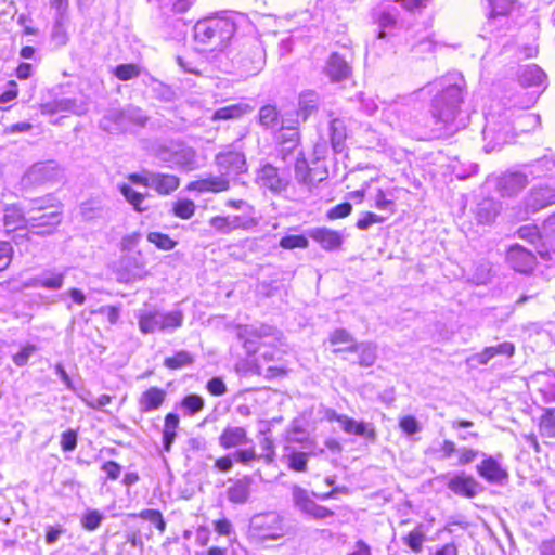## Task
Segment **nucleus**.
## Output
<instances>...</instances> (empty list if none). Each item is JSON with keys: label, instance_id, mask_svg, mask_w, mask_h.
<instances>
[{"label": "nucleus", "instance_id": "nucleus-39", "mask_svg": "<svg viewBox=\"0 0 555 555\" xmlns=\"http://www.w3.org/2000/svg\"><path fill=\"white\" fill-rule=\"evenodd\" d=\"M65 273L46 271L34 279V285L48 288L60 289L64 284Z\"/></svg>", "mask_w": 555, "mask_h": 555}, {"label": "nucleus", "instance_id": "nucleus-27", "mask_svg": "<svg viewBox=\"0 0 555 555\" xmlns=\"http://www.w3.org/2000/svg\"><path fill=\"white\" fill-rule=\"evenodd\" d=\"M59 169L54 162L35 164L26 173V179L33 183H44L56 179Z\"/></svg>", "mask_w": 555, "mask_h": 555}, {"label": "nucleus", "instance_id": "nucleus-58", "mask_svg": "<svg viewBox=\"0 0 555 555\" xmlns=\"http://www.w3.org/2000/svg\"><path fill=\"white\" fill-rule=\"evenodd\" d=\"M308 462V453L293 452L288 456V467L295 472H306Z\"/></svg>", "mask_w": 555, "mask_h": 555}, {"label": "nucleus", "instance_id": "nucleus-57", "mask_svg": "<svg viewBox=\"0 0 555 555\" xmlns=\"http://www.w3.org/2000/svg\"><path fill=\"white\" fill-rule=\"evenodd\" d=\"M232 456L235 462L241 463L243 465H248L253 461L259 459V455H257L254 446L244 449H238L232 453Z\"/></svg>", "mask_w": 555, "mask_h": 555}, {"label": "nucleus", "instance_id": "nucleus-1", "mask_svg": "<svg viewBox=\"0 0 555 555\" xmlns=\"http://www.w3.org/2000/svg\"><path fill=\"white\" fill-rule=\"evenodd\" d=\"M464 79L460 75L442 77L426 86L429 92L437 91L430 107L436 124V128L431 130L433 137L441 135L447 126L454 121L464 101Z\"/></svg>", "mask_w": 555, "mask_h": 555}, {"label": "nucleus", "instance_id": "nucleus-41", "mask_svg": "<svg viewBox=\"0 0 555 555\" xmlns=\"http://www.w3.org/2000/svg\"><path fill=\"white\" fill-rule=\"evenodd\" d=\"M489 8V18L506 16L516 8L514 0H487Z\"/></svg>", "mask_w": 555, "mask_h": 555}, {"label": "nucleus", "instance_id": "nucleus-36", "mask_svg": "<svg viewBox=\"0 0 555 555\" xmlns=\"http://www.w3.org/2000/svg\"><path fill=\"white\" fill-rule=\"evenodd\" d=\"M250 494V479L244 477L236 480L227 490L228 500L235 504H244L247 502Z\"/></svg>", "mask_w": 555, "mask_h": 555}, {"label": "nucleus", "instance_id": "nucleus-20", "mask_svg": "<svg viewBox=\"0 0 555 555\" xmlns=\"http://www.w3.org/2000/svg\"><path fill=\"white\" fill-rule=\"evenodd\" d=\"M180 185V180L175 175L150 172L147 188L155 190L158 194L168 195Z\"/></svg>", "mask_w": 555, "mask_h": 555}, {"label": "nucleus", "instance_id": "nucleus-26", "mask_svg": "<svg viewBox=\"0 0 555 555\" xmlns=\"http://www.w3.org/2000/svg\"><path fill=\"white\" fill-rule=\"evenodd\" d=\"M477 472L480 477L489 482L501 483L507 478V473L501 464L492 456L485 459L478 466Z\"/></svg>", "mask_w": 555, "mask_h": 555}, {"label": "nucleus", "instance_id": "nucleus-63", "mask_svg": "<svg viewBox=\"0 0 555 555\" xmlns=\"http://www.w3.org/2000/svg\"><path fill=\"white\" fill-rule=\"evenodd\" d=\"M328 340L332 345L349 344V346H351L352 344H356L351 334L344 328L335 330L330 335Z\"/></svg>", "mask_w": 555, "mask_h": 555}, {"label": "nucleus", "instance_id": "nucleus-33", "mask_svg": "<svg viewBox=\"0 0 555 555\" xmlns=\"http://www.w3.org/2000/svg\"><path fill=\"white\" fill-rule=\"evenodd\" d=\"M518 236L520 238L528 240L531 243H534L535 240L541 242V245L535 247L537 253L540 255V257L542 259H545V260L550 259V249H548V247H546V245H548L547 241H545V238L541 237L542 230L539 231L535 225H524V227L519 228Z\"/></svg>", "mask_w": 555, "mask_h": 555}, {"label": "nucleus", "instance_id": "nucleus-37", "mask_svg": "<svg viewBox=\"0 0 555 555\" xmlns=\"http://www.w3.org/2000/svg\"><path fill=\"white\" fill-rule=\"evenodd\" d=\"M253 108L245 103L232 104L229 106H224L215 111L211 120H228V119H237L243 115L251 112Z\"/></svg>", "mask_w": 555, "mask_h": 555}, {"label": "nucleus", "instance_id": "nucleus-54", "mask_svg": "<svg viewBox=\"0 0 555 555\" xmlns=\"http://www.w3.org/2000/svg\"><path fill=\"white\" fill-rule=\"evenodd\" d=\"M139 517L144 519V520H147L152 524L155 525V527L160 531V532H164L165 529H166V522L163 518V515L157 509H143L140 514H139Z\"/></svg>", "mask_w": 555, "mask_h": 555}, {"label": "nucleus", "instance_id": "nucleus-45", "mask_svg": "<svg viewBox=\"0 0 555 555\" xmlns=\"http://www.w3.org/2000/svg\"><path fill=\"white\" fill-rule=\"evenodd\" d=\"M302 514H306L315 519H324L332 517L334 512L325 506L317 504L312 499L309 500L304 506L299 508Z\"/></svg>", "mask_w": 555, "mask_h": 555}, {"label": "nucleus", "instance_id": "nucleus-28", "mask_svg": "<svg viewBox=\"0 0 555 555\" xmlns=\"http://www.w3.org/2000/svg\"><path fill=\"white\" fill-rule=\"evenodd\" d=\"M3 228L5 232L25 231V225L28 221V216L24 214L21 208L15 205L8 206L3 210Z\"/></svg>", "mask_w": 555, "mask_h": 555}, {"label": "nucleus", "instance_id": "nucleus-11", "mask_svg": "<svg viewBox=\"0 0 555 555\" xmlns=\"http://www.w3.org/2000/svg\"><path fill=\"white\" fill-rule=\"evenodd\" d=\"M215 164L222 176L237 175L246 170V159L242 152L227 147L215 157Z\"/></svg>", "mask_w": 555, "mask_h": 555}, {"label": "nucleus", "instance_id": "nucleus-17", "mask_svg": "<svg viewBox=\"0 0 555 555\" xmlns=\"http://www.w3.org/2000/svg\"><path fill=\"white\" fill-rule=\"evenodd\" d=\"M146 261L141 251L128 254L121 259V268L128 280H142L147 275Z\"/></svg>", "mask_w": 555, "mask_h": 555}, {"label": "nucleus", "instance_id": "nucleus-35", "mask_svg": "<svg viewBox=\"0 0 555 555\" xmlns=\"http://www.w3.org/2000/svg\"><path fill=\"white\" fill-rule=\"evenodd\" d=\"M519 81L524 87H540L545 83L546 75L538 65L530 64L520 69Z\"/></svg>", "mask_w": 555, "mask_h": 555}, {"label": "nucleus", "instance_id": "nucleus-47", "mask_svg": "<svg viewBox=\"0 0 555 555\" xmlns=\"http://www.w3.org/2000/svg\"><path fill=\"white\" fill-rule=\"evenodd\" d=\"M319 103V96L313 91H307L300 94L299 98V109L306 117L308 114L317 109Z\"/></svg>", "mask_w": 555, "mask_h": 555}, {"label": "nucleus", "instance_id": "nucleus-30", "mask_svg": "<svg viewBox=\"0 0 555 555\" xmlns=\"http://www.w3.org/2000/svg\"><path fill=\"white\" fill-rule=\"evenodd\" d=\"M344 350L359 353V365L364 367L372 366L377 358V347L372 343L352 344L346 348H337L334 351L339 352Z\"/></svg>", "mask_w": 555, "mask_h": 555}, {"label": "nucleus", "instance_id": "nucleus-6", "mask_svg": "<svg viewBox=\"0 0 555 555\" xmlns=\"http://www.w3.org/2000/svg\"><path fill=\"white\" fill-rule=\"evenodd\" d=\"M146 114L139 107L128 106L125 109H112L104 115L100 127L106 132L128 131L132 127H143L147 121Z\"/></svg>", "mask_w": 555, "mask_h": 555}, {"label": "nucleus", "instance_id": "nucleus-13", "mask_svg": "<svg viewBox=\"0 0 555 555\" xmlns=\"http://www.w3.org/2000/svg\"><path fill=\"white\" fill-rule=\"evenodd\" d=\"M506 260L515 271L521 273L532 271L535 264V256L518 244L509 247L506 254Z\"/></svg>", "mask_w": 555, "mask_h": 555}, {"label": "nucleus", "instance_id": "nucleus-62", "mask_svg": "<svg viewBox=\"0 0 555 555\" xmlns=\"http://www.w3.org/2000/svg\"><path fill=\"white\" fill-rule=\"evenodd\" d=\"M103 516L98 511H90L83 515L81 522L85 529L95 530L102 522Z\"/></svg>", "mask_w": 555, "mask_h": 555}, {"label": "nucleus", "instance_id": "nucleus-56", "mask_svg": "<svg viewBox=\"0 0 555 555\" xmlns=\"http://www.w3.org/2000/svg\"><path fill=\"white\" fill-rule=\"evenodd\" d=\"M308 245V238L304 235H287L280 241V246L285 249L307 248Z\"/></svg>", "mask_w": 555, "mask_h": 555}, {"label": "nucleus", "instance_id": "nucleus-19", "mask_svg": "<svg viewBox=\"0 0 555 555\" xmlns=\"http://www.w3.org/2000/svg\"><path fill=\"white\" fill-rule=\"evenodd\" d=\"M555 203V190L551 186L533 188L526 199L527 208L538 211Z\"/></svg>", "mask_w": 555, "mask_h": 555}, {"label": "nucleus", "instance_id": "nucleus-43", "mask_svg": "<svg viewBox=\"0 0 555 555\" xmlns=\"http://www.w3.org/2000/svg\"><path fill=\"white\" fill-rule=\"evenodd\" d=\"M119 190L124 197L127 199V202L137 210V211H144L146 210V207L142 206V203L144 202L145 195L137 192L132 186L128 184H121L119 186Z\"/></svg>", "mask_w": 555, "mask_h": 555}, {"label": "nucleus", "instance_id": "nucleus-49", "mask_svg": "<svg viewBox=\"0 0 555 555\" xmlns=\"http://www.w3.org/2000/svg\"><path fill=\"white\" fill-rule=\"evenodd\" d=\"M172 212L181 219H190L195 214V204L191 199H181L173 204Z\"/></svg>", "mask_w": 555, "mask_h": 555}, {"label": "nucleus", "instance_id": "nucleus-14", "mask_svg": "<svg viewBox=\"0 0 555 555\" xmlns=\"http://www.w3.org/2000/svg\"><path fill=\"white\" fill-rule=\"evenodd\" d=\"M416 93L399 96L387 108L385 114L391 125L404 126L410 121L408 107L414 102Z\"/></svg>", "mask_w": 555, "mask_h": 555}, {"label": "nucleus", "instance_id": "nucleus-46", "mask_svg": "<svg viewBox=\"0 0 555 555\" xmlns=\"http://www.w3.org/2000/svg\"><path fill=\"white\" fill-rule=\"evenodd\" d=\"M540 434L547 438L555 437V408L547 409L540 418Z\"/></svg>", "mask_w": 555, "mask_h": 555}, {"label": "nucleus", "instance_id": "nucleus-22", "mask_svg": "<svg viewBox=\"0 0 555 555\" xmlns=\"http://www.w3.org/2000/svg\"><path fill=\"white\" fill-rule=\"evenodd\" d=\"M167 393L164 389L150 387L138 399L139 411L141 413H150L158 410L163 405Z\"/></svg>", "mask_w": 555, "mask_h": 555}, {"label": "nucleus", "instance_id": "nucleus-64", "mask_svg": "<svg viewBox=\"0 0 555 555\" xmlns=\"http://www.w3.org/2000/svg\"><path fill=\"white\" fill-rule=\"evenodd\" d=\"M375 207L379 210H388L390 214L395 212V203L392 198H388L383 190H378L375 195Z\"/></svg>", "mask_w": 555, "mask_h": 555}, {"label": "nucleus", "instance_id": "nucleus-4", "mask_svg": "<svg viewBox=\"0 0 555 555\" xmlns=\"http://www.w3.org/2000/svg\"><path fill=\"white\" fill-rule=\"evenodd\" d=\"M555 169V160L543 157L533 164L525 166L521 171H509L502 175L498 180V191L502 196H514L524 190L529 181V176L539 178L551 173Z\"/></svg>", "mask_w": 555, "mask_h": 555}, {"label": "nucleus", "instance_id": "nucleus-9", "mask_svg": "<svg viewBox=\"0 0 555 555\" xmlns=\"http://www.w3.org/2000/svg\"><path fill=\"white\" fill-rule=\"evenodd\" d=\"M256 183L273 194H280L287 189L289 179L273 165L264 164L257 170Z\"/></svg>", "mask_w": 555, "mask_h": 555}, {"label": "nucleus", "instance_id": "nucleus-52", "mask_svg": "<svg viewBox=\"0 0 555 555\" xmlns=\"http://www.w3.org/2000/svg\"><path fill=\"white\" fill-rule=\"evenodd\" d=\"M281 149L280 156L284 163L296 162V158H302V153L298 147V143L295 146H292L289 143H285V141L280 140Z\"/></svg>", "mask_w": 555, "mask_h": 555}, {"label": "nucleus", "instance_id": "nucleus-55", "mask_svg": "<svg viewBox=\"0 0 555 555\" xmlns=\"http://www.w3.org/2000/svg\"><path fill=\"white\" fill-rule=\"evenodd\" d=\"M547 241L548 249L555 250V212L542 225V236Z\"/></svg>", "mask_w": 555, "mask_h": 555}, {"label": "nucleus", "instance_id": "nucleus-12", "mask_svg": "<svg viewBox=\"0 0 555 555\" xmlns=\"http://www.w3.org/2000/svg\"><path fill=\"white\" fill-rule=\"evenodd\" d=\"M330 420L339 423L341 429L346 434L363 437L371 441H375L376 439V431L373 424L371 423L357 422L347 415L337 414L335 412H333V415L330 416Z\"/></svg>", "mask_w": 555, "mask_h": 555}, {"label": "nucleus", "instance_id": "nucleus-2", "mask_svg": "<svg viewBox=\"0 0 555 555\" xmlns=\"http://www.w3.org/2000/svg\"><path fill=\"white\" fill-rule=\"evenodd\" d=\"M236 33L230 15H212L196 22L193 27L195 50L201 53L222 52Z\"/></svg>", "mask_w": 555, "mask_h": 555}, {"label": "nucleus", "instance_id": "nucleus-25", "mask_svg": "<svg viewBox=\"0 0 555 555\" xmlns=\"http://www.w3.org/2000/svg\"><path fill=\"white\" fill-rule=\"evenodd\" d=\"M230 186V182L225 176L209 175L206 178L193 181L189 184V189L198 192H223Z\"/></svg>", "mask_w": 555, "mask_h": 555}, {"label": "nucleus", "instance_id": "nucleus-8", "mask_svg": "<svg viewBox=\"0 0 555 555\" xmlns=\"http://www.w3.org/2000/svg\"><path fill=\"white\" fill-rule=\"evenodd\" d=\"M238 66L243 73L248 76L259 74L266 64V51L262 43L253 38L241 51L238 56Z\"/></svg>", "mask_w": 555, "mask_h": 555}, {"label": "nucleus", "instance_id": "nucleus-10", "mask_svg": "<svg viewBox=\"0 0 555 555\" xmlns=\"http://www.w3.org/2000/svg\"><path fill=\"white\" fill-rule=\"evenodd\" d=\"M159 158L182 170L191 171L198 168L196 151L191 146L181 145L173 151H163Z\"/></svg>", "mask_w": 555, "mask_h": 555}, {"label": "nucleus", "instance_id": "nucleus-5", "mask_svg": "<svg viewBox=\"0 0 555 555\" xmlns=\"http://www.w3.org/2000/svg\"><path fill=\"white\" fill-rule=\"evenodd\" d=\"M285 534L284 519L275 512L256 514L249 520L248 535L257 542L275 541Z\"/></svg>", "mask_w": 555, "mask_h": 555}, {"label": "nucleus", "instance_id": "nucleus-44", "mask_svg": "<svg viewBox=\"0 0 555 555\" xmlns=\"http://www.w3.org/2000/svg\"><path fill=\"white\" fill-rule=\"evenodd\" d=\"M259 122L266 128H275L280 125V116L275 106L264 105L259 109Z\"/></svg>", "mask_w": 555, "mask_h": 555}, {"label": "nucleus", "instance_id": "nucleus-51", "mask_svg": "<svg viewBox=\"0 0 555 555\" xmlns=\"http://www.w3.org/2000/svg\"><path fill=\"white\" fill-rule=\"evenodd\" d=\"M183 323V314L181 311L162 312V331L178 328Z\"/></svg>", "mask_w": 555, "mask_h": 555}, {"label": "nucleus", "instance_id": "nucleus-53", "mask_svg": "<svg viewBox=\"0 0 555 555\" xmlns=\"http://www.w3.org/2000/svg\"><path fill=\"white\" fill-rule=\"evenodd\" d=\"M230 231L233 232L238 229H250L257 224L255 218L249 216H228Z\"/></svg>", "mask_w": 555, "mask_h": 555}, {"label": "nucleus", "instance_id": "nucleus-29", "mask_svg": "<svg viewBox=\"0 0 555 555\" xmlns=\"http://www.w3.org/2000/svg\"><path fill=\"white\" fill-rule=\"evenodd\" d=\"M274 330L268 325H246L244 327H240L238 337L244 340V346L248 352H256V347L254 346L253 338H263L270 335H273Z\"/></svg>", "mask_w": 555, "mask_h": 555}, {"label": "nucleus", "instance_id": "nucleus-50", "mask_svg": "<svg viewBox=\"0 0 555 555\" xmlns=\"http://www.w3.org/2000/svg\"><path fill=\"white\" fill-rule=\"evenodd\" d=\"M147 241L162 250H171L177 245V242L171 240L169 235L159 232H150L147 234Z\"/></svg>", "mask_w": 555, "mask_h": 555}, {"label": "nucleus", "instance_id": "nucleus-23", "mask_svg": "<svg viewBox=\"0 0 555 555\" xmlns=\"http://www.w3.org/2000/svg\"><path fill=\"white\" fill-rule=\"evenodd\" d=\"M397 2H383L373 10V17L382 29L392 28L397 24L399 10Z\"/></svg>", "mask_w": 555, "mask_h": 555}, {"label": "nucleus", "instance_id": "nucleus-40", "mask_svg": "<svg viewBox=\"0 0 555 555\" xmlns=\"http://www.w3.org/2000/svg\"><path fill=\"white\" fill-rule=\"evenodd\" d=\"M179 426V416L173 413L167 414L165 417L163 442L165 451L169 452L176 439V429Z\"/></svg>", "mask_w": 555, "mask_h": 555}, {"label": "nucleus", "instance_id": "nucleus-24", "mask_svg": "<svg viewBox=\"0 0 555 555\" xmlns=\"http://www.w3.org/2000/svg\"><path fill=\"white\" fill-rule=\"evenodd\" d=\"M249 443H251V440L247 437L245 428L240 426H229L224 428L219 437V444L223 449L243 447Z\"/></svg>", "mask_w": 555, "mask_h": 555}, {"label": "nucleus", "instance_id": "nucleus-18", "mask_svg": "<svg viewBox=\"0 0 555 555\" xmlns=\"http://www.w3.org/2000/svg\"><path fill=\"white\" fill-rule=\"evenodd\" d=\"M308 236L320 244L325 250H334L343 244V235L335 230L327 228H313L308 230Z\"/></svg>", "mask_w": 555, "mask_h": 555}, {"label": "nucleus", "instance_id": "nucleus-60", "mask_svg": "<svg viewBox=\"0 0 555 555\" xmlns=\"http://www.w3.org/2000/svg\"><path fill=\"white\" fill-rule=\"evenodd\" d=\"M37 351V347L33 344H27L18 352L13 354L12 360L16 366H24L27 364L29 358Z\"/></svg>", "mask_w": 555, "mask_h": 555}, {"label": "nucleus", "instance_id": "nucleus-16", "mask_svg": "<svg viewBox=\"0 0 555 555\" xmlns=\"http://www.w3.org/2000/svg\"><path fill=\"white\" fill-rule=\"evenodd\" d=\"M326 76L333 82L346 80L351 75V67L348 61L339 53H332L324 69Z\"/></svg>", "mask_w": 555, "mask_h": 555}, {"label": "nucleus", "instance_id": "nucleus-59", "mask_svg": "<svg viewBox=\"0 0 555 555\" xmlns=\"http://www.w3.org/2000/svg\"><path fill=\"white\" fill-rule=\"evenodd\" d=\"M182 408L188 410L191 415H194L203 410L204 400L198 395H189L186 396L181 403Z\"/></svg>", "mask_w": 555, "mask_h": 555}, {"label": "nucleus", "instance_id": "nucleus-38", "mask_svg": "<svg viewBox=\"0 0 555 555\" xmlns=\"http://www.w3.org/2000/svg\"><path fill=\"white\" fill-rule=\"evenodd\" d=\"M428 527L424 524H418L412 531H410L402 541L408 545L414 553H421L423 544L426 540Z\"/></svg>", "mask_w": 555, "mask_h": 555}, {"label": "nucleus", "instance_id": "nucleus-15", "mask_svg": "<svg viewBox=\"0 0 555 555\" xmlns=\"http://www.w3.org/2000/svg\"><path fill=\"white\" fill-rule=\"evenodd\" d=\"M448 488L455 494L466 498H474L480 491L479 482L464 473L453 476L448 482Z\"/></svg>", "mask_w": 555, "mask_h": 555}, {"label": "nucleus", "instance_id": "nucleus-48", "mask_svg": "<svg viewBox=\"0 0 555 555\" xmlns=\"http://www.w3.org/2000/svg\"><path fill=\"white\" fill-rule=\"evenodd\" d=\"M141 74V68L132 63L120 64L115 67L114 75L122 81L137 78Z\"/></svg>", "mask_w": 555, "mask_h": 555}, {"label": "nucleus", "instance_id": "nucleus-32", "mask_svg": "<svg viewBox=\"0 0 555 555\" xmlns=\"http://www.w3.org/2000/svg\"><path fill=\"white\" fill-rule=\"evenodd\" d=\"M139 328L143 334L162 331V312L155 309H144L138 314Z\"/></svg>", "mask_w": 555, "mask_h": 555}, {"label": "nucleus", "instance_id": "nucleus-7", "mask_svg": "<svg viewBox=\"0 0 555 555\" xmlns=\"http://www.w3.org/2000/svg\"><path fill=\"white\" fill-rule=\"evenodd\" d=\"M507 112L504 116L491 114L487 117V124L483 129V138L487 141L485 150L487 153L495 151L509 142L515 127L508 121Z\"/></svg>", "mask_w": 555, "mask_h": 555}, {"label": "nucleus", "instance_id": "nucleus-34", "mask_svg": "<svg viewBox=\"0 0 555 555\" xmlns=\"http://www.w3.org/2000/svg\"><path fill=\"white\" fill-rule=\"evenodd\" d=\"M500 204L491 198L482 199L476 208V219L479 223H492L500 212Z\"/></svg>", "mask_w": 555, "mask_h": 555}, {"label": "nucleus", "instance_id": "nucleus-3", "mask_svg": "<svg viewBox=\"0 0 555 555\" xmlns=\"http://www.w3.org/2000/svg\"><path fill=\"white\" fill-rule=\"evenodd\" d=\"M26 215L34 230L16 234L13 238L16 244L24 237L30 240L34 235H49L61 222L60 207L52 197L31 199L26 208Z\"/></svg>", "mask_w": 555, "mask_h": 555}, {"label": "nucleus", "instance_id": "nucleus-21", "mask_svg": "<svg viewBox=\"0 0 555 555\" xmlns=\"http://www.w3.org/2000/svg\"><path fill=\"white\" fill-rule=\"evenodd\" d=\"M43 113L47 114H56V113H63L68 112L75 115H82L87 112V105L83 102H78L75 99H59L54 100L53 102L46 103L42 106Z\"/></svg>", "mask_w": 555, "mask_h": 555}, {"label": "nucleus", "instance_id": "nucleus-31", "mask_svg": "<svg viewBox=\"0 0 555 555\" xmlns=\"http://www.w3.org/2000/svg\"><path fill=\"white\" fill-rule=\"evenodd\" d=\"M315 170L310 169L307 160L302 158H296L295 162V179L296 181L307 186L309 190L315 185L317 182H320L325 179V175L319 178L315 177Z\"/></svg>", "mask_w": 555, "mask_h": 555}, {"label": "nucleus", "instance_id": "nucleus-61", "mask_svg": "<svg viewBox=\"0 0 555 555\" xmlns=\"http://www.w3.org/2000/svg\"><path fill=\"white\" fill-rule=\"evenodd\" d=\"M399 427L408 436L415 435L422 430L420 422L411 415L402 417L399 422Z\"/></svg>", "mask_w": 555, "mask_h": 555}, {"label": "nucleus", "instance_id": "nucleus-42", "mask_svg": "<svg viewBox=\"0 0 555 555\" xmlns=\"http://www.w3.org/2000/svg\"><path fill=\"white\" fill-rule=\"evenodd\" d=\"M194 363V357L186 350H180L172 357H167L164 360V365L170 370H178L191 366Z\"/></svg>", "mask_w": 555, "mask_h": 555}]
</instances>
